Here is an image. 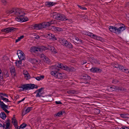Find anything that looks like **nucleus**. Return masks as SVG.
I'll return each instance as SVG.
<instances>
[{"mask_svg":"<svg viewBox=\"0 0 129 129\" xmlns=\"http://www.w3.org/2000/svg\"><path fill=\"white\" fill-rule=\"evenodd\" d=\"M0 99L3 100V101L5 102H10V101H9L8 99L4 98L3 97V96H0Z\"/></svg>","mask_w":129,"mask_h":129,"instance_id":"nucleus-31","label":"nucleus"},{"mask_svg":"<svg viewBox=\"0 0 129 129\" xmlns=\"http://www.w3.org/2000/svg\"><path fill=\"white\" fill-rule=\"evenodd\" d=\"M20 39H19V38H18V39H16V40H15V42L16 43H17V42H18V41H20Z\"/></svg>","mask_w":129,"mask_h":129,"instance_id":"nucleus-62","label":"nucleus"},{"mask_svg":"<svg viewBox=\"0 0 129 129\" xmlns=\"http://www.w3.org/2000/svg\"><path fill=\"white\" fill-rule=\"evenodd\" d=\"M118 68H119L120 70H122L123 69V67L122 65H119Z\"/></svg>","mask_w":129,"mask_h":129,"instance_id":"nucleus-55","label":"nucleus"},{"mask_svg":"<svg viewBox=\"0 0 129 129\" xmlns=\"http://www.w3.org/2000/svg\"><path fill=\"white\" fill-rule=\"evenodd\" d=\"M121 129H129V128L128 127L123 126L121 127Z\"/></svg>","mask_w":129,"mask_h":129,"instance_id":"nucleus-59","label":"nucleus"},{"mask_svg":"<svg viewBox=\"0 0 129 129\" xmlns=\"http://www.w3.org/2000/svg\"><path fill=\"white\" fill-rule=\"evenodd\" d=\"M10 70L11 75L15 76L16 75V72L15 69L13 66H12L10 68Z\"/></svg>","mask_w":129,"mask_h":129,"instance_id":"nucleus-12","label":"nucleus"},{"mask_svg":"<svg viewBox=\"0 0 129 129\" xmlns=\"http://www.w3.org/2000/svg\"><path fill=\"white\" fill-rule=\"evenodd\" d=\"M55 103L57 104H62V103L60 101H56L55 102Z\"/></svg>","mask_w":129,"mask_h":129,"instance_id":"nucleus-57","label":"nucleus"},{"mask_svg":"<svg viewBox=\"0 0 129 129\" xmlns=\"http://www.w3.org/2000/svg\"><path fill=\"white\" fill-rule=\"evenodd\" d=\"M44 61L46 62H48L49 60V59L46 56L44 58H43Z\"/></svg>","mask_w":129,"mask_h":129,"instance_id":"nucleus-39","label":"nucleus"},{"mask_svg":"<svg viewBox=\"0 0 129 129\" xmlns=\"http://www.w3.org/2000/svg\"><path fill=\"white\" fill-rule=\"evenodd\" d=\"M59 41L62 45L66 46L67 42V41L66 40L64 39L63 38H61L59 39Z\"/></svg>","mask_w":129,"mask_h":129,"instance_id":"nucleus-13","label":"nucleus"},{"mask_svg":"<svg viewBox=\"0 0 129 129\" xmlns=\"http://www.w3.org/2000/svg\"><path fill=\"white\" fill-rule=\"evenodd\" d=\"M27 126V124H26L23 123L21 124L19 126L20 129V128L22 129L24 128Z\"/></svg>","mask_w":129,"mask_h":129,"instance_id":"nucleus-38","label":"nucleus"},{"mask_svg":"<svg viewBox=\"0 0 129 129\" xmlns=\"http://www.w3.org/2000/svg\"><path fill=\"white\" fill-rule=\"evenodd\" d=\"M38 86L34 84H28L23 85L21 87L22 88V90H28L31 89H33L34 88H37Z\"/></svg>","mask_w":129,"mask_h":129,"instance_id":"nucleus-4","label":"nucleus"},{"mask_svg":"<svg viewBox=\"0 0 129 129\" xmlns=\"http://www.w3.org/2000/svg\"><path fill=\"white\" fill-rule=\"evenodd\" d=\"M78 7H79V8L80 9H82L83 10H87L86 8L85 7H81V6H80L79 5H78Z\"/></svg>","mask_w":129,"mask_h":129,"instance_id":"nucleus-48","label":"nucleus"},{"mask_svg":"<svg viewBox=\"0 0 129 129\" xmlns=\"http://www.w3.org/2000/svg\"><path fill=\"white\" fill-rule=\"evenodd\" d=\"M14 118L15 117H14V118H13L12 119V123L13 124L17 123L16 119Z\"/></svg>","mask_w":129,"mask_h":129,"instance_id":"nucleus-42","label":"nucleus"},{"mask_svg":"<svg viewBox=\"0 0 129 129\" xmlns=\"http://www.w3.org/2000/svg\"><path fill=\"white\" fill-rule=\"evenodd\" d=\"M16 63H18L19 64H21V60L17 62H16Z\"/></svg>","mask_w":129,"mask_h":129,"instance_id":"nucleus-64","label":"nucleus"},{"mask_svg":"<svg viewBox=\"0 0 129 129\" xmlns=\"http://www.w3.org/2000/svg\"><path fill=\"white\" fill-rule=\"evenodd\" d=\"M95 112L97 114H99L100 112V110L98 109H96L95 110Z\"/></svg>","mask_w":129,"mask_h":129,"instance_id":"nucleus-50","label":"nucleus"},{"mask_svg":"<svg viewBox=\"0 0 129 129\" xmlns=\"http://www.w3.org/2000/svg\"><path fill=\"white\" fill-rule=\"evenodd\" d=\"M44 76L43 75H40L39 76H37L35 78L37 80L40 81L41 80L43 79L44 78Z\"/></svg>","mask_w":129,"mask_h":129,"instance_id":"nucleus-30","label":"nucleus"},{"mask_svg":"<svg viewBox=\"0 0 129 129\" xmlns=\"http://www.w3.org/2000/svg\"><path fill=\"white\" fill-rule=\"evenodd\" d=\"M60 65L59 66L60 68H61L64 70H66L68 72L69 71L70 67H68L66 65H64L62 64L61 63L60 64Z\"/></svg>","mask_w":129,"mask_h":129,"instance_id":"nucleus-15","label":"nucleus"},{"mask_svg":"<svg viewBox=\"0 0 129 129\" xmlns=\"http://www.w3.org/2000/svg\"><path fill=\"white\" fill-rule=\"evenodd\" d=\"M17 52L19 58L20 60H23L25 59V55L22 51L20 50H18Z\"/></svg>","mask_w":129,"mask_h":129,"instance_id":"nucleus-6","label":"nucleus"},{"mask_svg":"<svg viewBox=\"0 0 129 129\" xmlns=\"http://www.w3.org/2000/svg\"><path fill=\"white\" fill-rule=\"evenodd\" d=\"M90 60L92 63H95L96 64H100V63L99 60H97L93 57H90Z\"/></svg>","mask_w":129,"mask_h":129,"instance_id":"nucleus-16","label":"nucleus"},{"mask_svg":"<svg viewBox=\"0 0 129 129\" xmlns=\"http://www.w3.org/2000/svg\"><path fill=\"white\" fill-rule=\"evenodd\" d=\"M9 13H13L17 16L15 18L16 21L21 22L24 21L25 19H24L23 17L25 13L23 10L19 8L13 9L9 12Z\"/></svg>","mask_w":129,"mask_h":129,"instance_id":"nucleus-1","label":"nucleus"},{"mask_svg":"<svg viewBox=\"0 0 129 129\" xmlns=\"http://www.w3.org/2000/svg\"><path fill=\"white\" fill-rule=\"evenodd\" d=\"M24 37V36L23 35L20 36V37H19V39H20V40H21V39H22Z\"/></svg>","mask_w":129,"mask_h":129,"instance_id":"nucleus-63","label":"nucleus"},{"mask_svg":"<svg viewBox=\"0 0 129 129\" xmlns=\"http://www.w3.org/2000/svg\"><path fill=\"white\" fill-rule=\"evenodd\" d=\"M25 99V98H24L23 99H22V100H21L18 101L17 102V104H19L21 102L23 101H24V100Z\"/></svg>","mask_w":129,"mask_h":129,"instance_id":"nucleus-58","label":"nucleus"},{"mask_svg":"<svg viewBox=\"0 0 129 129\" xmlns=\"http://www.w3.org/2000/svg\"><path fill=\"white\" fill-rule=\"evenodd\" d=\"M44 89V88H43L42 87L41 88H40L38 90H37L36 91V92H41L42 91V89Z\"/></svg>","mask_w":129,"mask_h":129,"instance_id":"nucleus-52","label":"nucleus"},{"mask_svg":"<svg viewBox=\"0 0 129 129\" xmlns=\"http://www.w3.org/2000/svg\"><path fill=\"white\" fill-rule=\"evenodd\" d=\"M118 82L117 79H114L112 81V82L115 84L116 83Z\"/></svg>","mask_w":129,"mask_h":129,"instance_id":"nucleus-49","label":"nucleus"},{"mask_svg":"<svg viewBox=\"0 0 129 129\" xmlns=\"http://www.w3.org/2000/svg\"><path fill=\"white\" fill-rule=\"evenodd\" d=\"M80 78L84 79L89 80L90 79V77L86 74H84L80 76Z\"/></svg>","mask_w":129,"mask_h":129,"instance_id":"nucleus-18","label":"nucleus"},{"mask_svg":"<svg viewBox=\"0 0 129 129\" xmlns=\"http://www.w3.org/2000/svg\"><path fill=\"white\" fill-rule=\"evenodd\" d=\"M61 63L58 62L55 65L52 66L50 68V69L52 70V71H58L59 70V68H60L59 67Z\"/></svg>","mask_w":129,"mask_h":129,"instance_id":"nucleus-9","label":"nucleus"},{"mask_svg":"<svg viewBox=\"0 0 129 129\" xmlns=\"http://www.w3.org/2000/svg\"><path fill=\"white\" fill-rule=\"evenodd\" d=\"M107 90L109 91H113L117 90L116 86H109L107 87Z\"/></svg>","mask_w":129,"mask_h":129,"instance_id":"nucleus-14","label":"nucleus"},{"mask_svg":"<svg viewBox=\"0 0 129 129\" xmlns=\"http://www.w3.org/2000/svg\"><path fill=\"white\" fill-rule=\"evenodd\" d=\"M41 51L47 50V48L44 46H39Z\"/></svg>","mask_w":129,"mask_h":129,"instance_id":"nucleus-37","label":"nucleus"},{"mask_svg":"<svg viewBox=\"0 0 129 129\" xmlns=\"http://www.w3.org/2000/svg\"><path fill=\"white\" fill-rule=\"evenodd\" d=\"M56 4V3L53 2H46L45 3L46 6L48 7H51L54 5Z\"/></svg>","mask_w":129,"mask_h":129,"instance_id":"nucleus-21","label":"nucleus"},{"mask_svg":"<svg viewBox=\"0 0 129 129\" xmlns=\"http://www.w3.org/2000/svg\"><path fill=\"white\" fill-rule=\"evenodd\" d=\"M40 47L39 46L38 47H34L32 48L33 51L34 52H35L36 51H41V50L40 49Z\"/></svg>","mask_w":129,"mask_h":129,"instance_id":"nucleus-26","label":"nucleus"},{"mask_svg":"<svg viewBox=\"0 0 129 129\" xmlns=\"http://www.w3.org/2000/svg\"><path fill=\"white\" fill-rule=\"evenodd\" d=\"M64 74L63 73H59L58 72L56 78L59 79H61L64 78Z\"/></svg>","mask_w":129,"mask_h":129,"instance_id":"nucleus-23","label":"nucleus"},{"mask_svg":"<svg viewBox=\"0 0 129 129\" xmlns=\"http://www.w3.org/2000/svg\"><path fill=\"white\" fill-rule=\"evenodd\" d=\"M34 93L36 94V97H41L42 96V93L40 92H36V91H35Z\"/></svg>","mask_w":129,"mask_h":129,"instance_id":"nucleus-29","label":"nucleus"},{"mask_svg":"<svg viewBox=\"0 0 129 129\" xmlns=\"http://www.w3.org/2000/svg\"><path fill=\"white\" fill-rule=\"evenodd\" d=\"M120 115L121 117L126 119H127L129 118V114L127 113H123L120 114Z\"/></svg>","mask_w":129,"mask_h":129,"instance_id":"nucleus-22","label":"nucleus"},{"mask_svg":"<svg viewBox=\"0 0 129 129\" xmlns=\"http://www.w3.org/2000/svg\"><path fill=\"white\" fill-rule=\"evenodd\" d=\"M0 117L3 119L4 120L6 118L7 116L4 112H2L0 114Z\"/></svg>","mask_w":129,"mask_h":129,"instance_id":"nucleus-28","label":"nucleus"},{"mask_svg":"<svg viewBox=\"0 0 129 129\" xmlns=\"http://www.w3.org/2000/svg\"><path fill=\"white\" fill-rule=\"evenodd\" d=\"M1 1L4 5H5L7 3V2L6 0H1Z\"/></svg>","mask_w":129,"mask_h":129,"instance_id":"nucleus-51","label":"nucleus"},{"mask_svg":"<svg viewBox=\"0 0 129 129\" xmlns=\"http://www.w3.org/2000/svg\"><path fill=\"white\" fill-rule=\"evenodd\" d=\"M90 71L93 73H100L102 72L101 70L99 68L95 67H93L90 69Z\"/></svg>","mask_w":129,"mask_h":129,"instance_id":"nucleus-11","label":"nucleus"},{"mask_svg":"<svg viewBox=\"0 0 129 129\" xmlns=\"http://www.w3.org/2000/svg\"><path fill=\"white\" fill-rule=\"evenodd\" d=\"M53 17L57 20L66 21L68 20L66 17L63 14L57 13L56 12L53 13Z\"/></svg>","mask_w":129,"mask_h":129,"instance_id":"nucleus-3","label":"nucleus"},{"mask_svg":"<svg viewBox=\"0 0 129 129\" xmlns=\"http://www.w3.org/2000/svg\"><path fill=\"white\" fill-rule=\"evenodd\" d=\"M58 72L57 71H52L50 73L52 75L54 76L56 78Z\"/></svg>","mask_w":129,"mask_h":129,"instance_id":"nucleus-32","label":"nucleus"},{"mask_svg":"<svg viewBox=\"0 0 129 129\" xmlns=\"http://www.w3.org/2000/svg\"><path fill=\"white\" fill-rule=\"evenodd\" d=\"M48 36L50 40H52L53 41H55L57 40V38L55 37L54 35L51 34H48Z\"/></svg>","mask_w":129,"mask_h":129,"instance_id":"nucleus-17","label":"nucleus"},{"mask_svg":"<svg viewBox=\"0 0 129 129\" xmlns=\"http://www.w3.org/2000/svg\"><path fill=\"white\" fill-rule=\"evenodd\" d=\"M2 106L1 108L6 113H9V111L7 110V109H8V106L6 105L5 104L4 105Z\"/></svg>","mask_w":129,"mask_h":129,"instance_id":"nucleus-20","label":"nucleus"},{"mask_svg":"<svg viewBox=\"0 0 129 129\" xmlns=\"http://www.w3.org/2000/svg\"><path fill=\"white\" fill-rule=\"evenodd\" d=\"M44 22L39 24H35L31 26L32 28L36 29H42L45 28Z\"/></svg>","mask_w":129,"mask_h":129,"instance_id":"nucleus-5","label":"nucleus"},{"mask_svg":"<svg viewBox=\"0 0 129 129\" xmlns=\"http://www.w3.org/2000/svg\"><path fill=\"white\" fill-rule=\"evenodd\" d=\"M73 46L69 42L67 41V44L66 47L68 49H71L73 48Z\"/></svg>","mask_w":129,"mask_h":129,"instance_id":"nucleus-27","label":"nucleus"},{"mask_svg":"<svg viewBox=\"0 0 129 129\" xmlns=\"http://www.w3.org/2000/svg\"><path fill=\"white\" fill-rule=\"evenodd\" d=\"M2 106L1 108L6 113H9V111L7 110V109H8V106L6 105L5 104L4 105Z\"/></svg>","mask_w":129,"mask_h":129,"instance_id":"nucleus-19","label":"nucleus"},{"mask_svg":"<svg viewBox=\"0 0 129 129\" xmlns=\"http://www.w3.org/2000/svg\"><path fill=\"white\" fill-rule=\"evenodd\" d=\"M52 28L56 31H62L63 29L61 28L56 27L52 26Z\"/></svg>","mask_w":129,"mask_h":129,"instance_id":"nucleus-25","label":"nucleus"},{"mask_svg":"<svg viewBox=\"0 0 129 129\" xmlns=\"http://www.w3.org/2000/svg\"><path fill=\"white\" fill-rule=\"evenodd\" d=\"M13 125H14L15 127L16 128H17V129H20V127H19L18 126L17 124V123H16L15 124H13Z\"/></svg>","mask_w":129,"mask_h":129,"instance_id":"nucleus-47","label":"nucleus"},{"mask_svg":"<svg viewBox=\"0 0 129 129\" xmlns=\"http://www.w3.org/2000/svg\"><path fill=\"white\" fill-rule=\"evenodd\" d=\"M51 50L54 54H56L57 53V51L54 47H51Z\"/></svg>","mask_w":129,"mask_h":129,"instance_id":"nucleus-34","label":"nucleus"},{"mask_svg":"<svg viewBox=\"0 0 129 129\" xmlns=\"http://www.w3.org/2000/svg\"><path fill=\"white\" fill-rule=\"evenodd\" d=\"M116 89H117V90H118L120 91H125L126 90V89L125 88L118 86H116Z\"/></svg>","mask_w":129,"mask_h":129,"instance_id":"nucleus-33","label":"nucleus"},{"mask_svg":"<svg viewBox=\"0 0 129 129\" xmlns=\"http://www.w3.org/2000/svg\"><path fill=\"white\" fill-rule=\"evenodd\" d=\"M16 29V28L13 27H9L5 28L2 29L1 31L3 32L8 33L10 32L15 31Z\"/></svg>","mask_w":129,"mask_h":129,"instance_id":"nucleus-8","label":"nucleus"},{"mask_svg":"<svg viewBox=\"0 0 129 129\" xmlns=\"http://www.w3.org/2000/svg\"><path fill=\"white\" fill-rule=\"evenodd\" d=\"M120 26L118 28L114 26H110L109 27V30L111 32L119 35L126 28L125 26L123 24H120Z\"/></svg>","mask_w":129,"mask_h":129,"instance_id":"nucleus-2","label":"nucleus"},{"mask_svg":"<svg viewBox=\"0 0 129 129\" xmlns=\"http://www.w3.org/2000/svg\"><path fill=\"white\" fill-rule=\"evenodd\" d=\"M30 111V108L29 107L27 108L25 110L24 114H25L29 112Z\"/></svg>","mask_w":129,"mask_h":129,"instance_id":"nucleus-41","label":"nucleus"},{"mask_svg":"<svg viewBox=\"0 0 129 129\" xmlns=\"http://www.w3.org/2000/svg\"><path fill=\"white\" fill-rule=\"evenodd\" d=\"M34 36H36V37L34 38L35 39L38 40L40 38V37L39 35H37L35 33H34Z\"/></svg>","mask_w":129,"mask_h":129,"instance_id":"nucleus-40","label":"nucleus"},{"mask_svg":"<svg viewBox=\"0 0 129 129\" xmlns=\"http://www.w3.org/2000/svg\"><path fill=\"white\" fill-rule=\"evenodd\" d=\"M67 92L69 94H77L78 93V91L75 90H69L67 91Z\"/></svg>","mask_w":129,"mask_h":129,"instance_id":"nucleus-24","label":"nucleus"},{"mask_svg":"<svg viewBox=\"0 0 129 129\" xmlns=\"http://www.w3.org/2000/svg\"><path fill=\"white\" fill-rule=\"evenodd\" d=\"M2 96H3V97L4 96V97H6L7 98L8 97V96L7 94L5 93H3V94H2Z\"/></svg>","mask_w":129,"mask_h":129,"instance_id":"nucleus-53","label":"nucleus"},{"mask_svg":"<svg viewBox=\"0 0 129 129\" xmlns=\"http://www.w3.org/2000/svg\"><path fill=\"white\" fill-rule=\"evenodd\" d=\"M69 69V71L73 72L75 70V69L73 67H70Z\"/></svg>","mask_w":129,"mask_h":129,"instance_id":"nucleus-45","label":"nucleus"},{"mask_svg":"<svg viewBox=\"0 0 129 129\" xmlns=\"http://www.w3.org/2000/svg\"><path fill=\"white\" fill-rule=\"evenodd\" d=\"M119 65L118 64H116L114 65V67L116 68H118Z\"/></svg>","mask_w":129,"mask_h":129,"instance_id":"nucleus-60","label":"nucleus"},{"mask_svg":"<svg viewBox=\"0 0 129 129\" xmlns=\"http://www.w3.org/2000/svg\"><path fill=\"white\" fill-rule=\"evenodd\" d=\"M64 113V112L60 111L55 114V115L56 116H60Z\"/></svg>","mask_w":129,"mask_h":129,"instance_id":"nucleus-35","label":"nucleus"},{"mask_svg":"<svg viewBox=\"0 0 129 129\" xmlns=\"http://www.w3.org/2000/svg\"><path fill=\"white\" fill-rule=\"evenodd\" d=\"M23 73L24 75H26V74L28 73V72L26 70H24L23 72Z\"/></svg>","mask_w":129,"mask_h":129,"instance_id":"nucleus-56","label":"nucleus"},{"mask_svg":"<svg viewBox=\"0 0 129 129\" xmlns=\"http://www.w3.org/2000/svg\"><path fill=\"white\" fill-rule=\"evenodd\" d=\"M5 83L4 80H0V85L2 86Z\"/></svg>","mask_w":129,"mask_h":129,"instance_id":"nucleus-46","label":"nucleus"},{"mask_svg":"<svg viewBox=\"0 0 129 129\" xmlns=\"http://www.w3.org/2000/svg\"><path fill=\"white\" fill-rule=\"evenodd\" d=\"M76 40H77V42H76L77 43H82V41L81 40L79 39L78 38H76L75 39Z\"/></svg>","mask_w":129,"mask_h":129,"instance_id":"nucleus-43","label":"nucleus"},{"mask_svg":"<svg viewBox=\"0 0 129 129\" xmlns=\"http://www.w3.org/2000/svg\"><path fill=\"white\" fill-rule=\"evenodd\" d=\"M87 35L88 36L97 40L100 41H103V39L101 37L98 36H97L93 34L92 33H88V34H87Z\"/></svg>","mask_w":129,"mask_h":129,"instance_id":"nucleus-7","label":"nucleus"},{"mask_svg":"<svg viewBox=\"0 0 129 129\" xmlns=\"http://www.w3.org/2000/svg\"><path fill=\"white\" fill-rule=\"evenodd\" d=\"M46 56L43 54H42L41 55V58H44Z\"/></svg>","mask_w":129,"mask_h":129,"instance_id":"nucleus-61","label":"nucleus"},{"mask_svg":"<svg viewBox=\"0 0 129 129\" xmlns=\"http://www.w3.org/2000/svg\"><path fill=\"white\" fill-rule=\"evenodd\" d=\"M56 21L54 20H52L48 22H44V24L45 25V28L50 26L51 25L56 23Z\"/></svg>","mask_w":129,"mask_h":129,"instance_id":"nucleus-10","label":"nucleus"},{"mask_svg":"<svg viewBox=\"0 0 129 129\" xmlns=\"http://www.w3.org/2000/svg\"><path fill=\"white\" fill-rule=\"evenodd\" d=\"M24 76L26 78V80H27L30 78L29 76L28 73L24 75Z\"/></svg>","mask_w":129,"mask_h":129,"instance_id":"nucleus-44","label":"nucleus"},{"mask_svg":"<svg viewBox=\"0 0 129 129\" xmlns=\"http://www.w3.org/2000/svg\"><path fill=\"white\" fill-rule=\"evenodd\" d=\"M10 120L9 119H8L7 120V122L6 123V128H9V127L10 125Z\"/></svg>","mask_w":129,"mask_h":129,"instance_id":"nucleus-36","label":"nucleus"},{"mask_svg":"<svg viewBox=\"0 0 129 129\" xmlns=\"http://www.w3.org/2000/svg\"><path fill=\"white\" fill-rule=\"evenodd\" d=\"M124 71H123V72H125L126 73H129V71L128 69H124Z\"/></svg>","mask_w":129,"mask_h":129,"instance_id":"nucleus-54","label":"nucleus"}]
</instances>
